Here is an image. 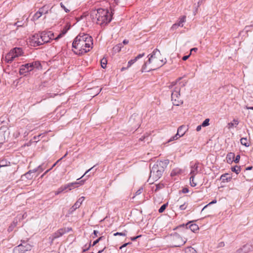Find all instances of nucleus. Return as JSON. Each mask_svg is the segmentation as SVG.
Segmentation results:
<instances>
[{"label": "nucleus", "instance_id": "55", "mask_svg": "<svg viewBox=\"0 0 253 253\" xmlns=\"http://www.w3.org/2000/svg\"><path fill=\"white\" fill-rule=\"evenodd\" d=\"M73 206L75 208V209H78L81 206L77 202H76Z\"/></svg>", "mask_w": 253, "mask_h": 253}, {"label": "nucleus", "instance_id": "35", "mask_svg": "<svg viewBox=\"0 0 253 253\" xmlns=\"http://www.w3.org/2000/svg\"><path fill=\"white\" fill-rule=\"evenodd\" d=\"M105 238L104 236H101L99 238H98L97 240H96L95 241H94L92 245V246H95L96 244H97L100 241H101L103 239H104Z\"/></svg>", "mask_w": 253, "mask_h": 253}, {"label": "nucleus", "instance_id": "24", "mask_svg": "<svg viewBox=\"0 0 253 253\" xmlns=\"http://www.w3.org/2000/svg\"><path fill=\"white\" fill-rule=\"evenodd\" d=\"M231 170L233 172H235L236 174H238L241 171V168L239 166H236L231 168Z\"/></svg>", "mask_w": 253, "mask_h": 253}, {"label": "nucleus", "instance_id": "52", "mask_svg": "<svg viewBox=\"0 0 253 253\" xmlns=\"http://www.w3.org/2000/svg\"><path fill=\"white\" fill-rule=\"evenodd\" d=\"M141 236V235H138L137 236H136V237H131L130 239L131 241H135L136 240L137 238L140 237Z\"/></svg>", "mask_w": 253, "mask_h": 253}, {"label": "nucleus", "instance_id": "34", "mask_svg": "<svg viewBox=\"0 0 253 253\" xmlns=\"http://www.w3.org/2000/svg\"><path fill=\"white\" fill-rule=\"evenodd\" d=\"M209 122H210L209 119H205V121L202 124V126L206 127V126H209V125H210Z\"/></svg>", "mask_w": 253, "mask_h": 253}, {"label": "nucleus", "instance_id": "57", "mask_svg": "<svg viewBox=\"0 0 253 253\" xmlns=\"http://www.w3.org/2000/svg\"><path fill=\"white\" fill-rule=\"evenodd\" d=\"M189 192V190L187 188H184L182 189V192L183 193H187Z\"/></svg>", "mask_w": 253, "mask_h": 253}, {"label": "nucleus", "instance_id": "44", "mask_svg": "<svg viewBox=\"0 0 253 253\" xmlns=\"http://www.w3.org/2000/svg\"><path fill=\"white\" fill-rule=\"evenodd\" d=\"M95 166H93L92 167V168H91L90 169H88L84 173V174L81 176L80 178H78L77 180H79L81 178H82V177H83L84 176H85L87 173H89V171H90Z\"/></svg>", "mask_w": 253, "mask_h": 253}, {"label": "nucleus", "instance_id": "4", "mask_svg": "<svg viewBox=\"0 0 253 253\" xmlns=\"http://www.w3.org/2000/svg\"><path fill=\"white\" fill-rule=\"evenodd\" d=\"M167 165V160L157 161L151 169L149 180L153 182L152 181H157L160 178Z\"/></svg>", "mask_w": 253, "mask_h": 253}, {"label": "nucleus", "instance_id": "53", "mask_svg": "<svg viewBox=\"0 0 253 253\" xmlns=\"http://www.w3.org/2000/svg\"><path fill=\"white\" fill-rule=\"evenodd\" d=\"M245 248L246 246H244L243 248L238 250L237 251L238 253H242V252H244V250L245 249Z\"/></svg>", "mask_w": 253, "mask_h": 253}, {"label": "nucleus", "instance_id": "43", "mask_svg": "<svg viewBox=\"0 0 253 253\" xmlns=\"http://www.w3.org/2000/svg\"><path fill=\"white\" fill-rule=\"evenodd\" d=\"M187 208V205L186 204V203H184L181 205L179 207V209L181 210H185Z\"/></svg>", "mask_w": 253, "mask_h": 253}, {"label": "nucleus", "instance_id": "1", "mask_svg": "<svg viewBox=\"0 0 253 253\" xmlns=\"http://www.w3.org/2000/svg\"><path fill=\"white\" fill-rule=\"evenodd\" d=\"M93 45L92 38L87 34H80L75 39L72 46L77 54H83L88 52Z\"/></svg>", "mask_w": 253, "mask_h": 253}, {"label": "nucleus", "instance_id": "12", "mask_svg": "<svg viewBox=\"0 0 253 253\" xmlns=\"http://www.w3.org/2000/svg\"><path fill=\"white\" fill-rule=\"evenodd\" d=\"M34 69V63H27L21 66L19 70V74L20 75H24V74L31 71Z\"/></svg>", "mask_w": 253, "mask_h": 253}, {"label": "nucleus", "instance_id": "3", "mask_svg": "<svg viewBox=\"0 0 253 253\" xmlns=\"http://www.w3.org/2000/svg\"><path fill=\"white\" fill-rule=\"evenodd\" d=\"M91 16L94 22L101 26L107 24L112 19V16L107 9L93 10L91 12Z\"/></svg>", "mask_w": 253, "mask_h": 253}, {"label": "nucleus", "instance_id": "40", "mask_svg": "<svg viewBox=\"0 0 253 253\" xmlns=\"http://www.w3.org/2000/svg\"><path fill=\"white\" fill-rule=\"evenodd\" d=\"M60 6L61 7L65 10L66 12H68L70 11V10L67 9L65 6L63 4L62 2L60 3Z\"/></svg>", "mask_w": 253, "mask_h": 253}, {"label": "nucleus", "instance_id": "42", "mask_svg": "<svg viewBox=\"0 0 253 253\" xmlns=\"http://www.w3.org/2000/svg\"><path fill=\"white\" fill-rule=\"evenodd\" d=\"M136 119H139V117L138 116V115H132L130 118V121H132Z\"/></svg>", "mask_w": 253, "mask_h": 253}, {"label": "nucleus", "instance_id": "49", "mask_svg": "<svg viewBox=\"0 0 253 253\" xmlns=\"http://www.w3.org/2000/svg\"><path fill=\"white\" fill-rule=\"evenodd\" d=\"M32 63H34V67H38L39 65H40V63L38 61H36V62H33Z\"/></svg>", "mask_w": 253, "mask_h": 253}, {"label": "nucleus", "instance_id": "15", "mask_svg": "<svg viewBox=\"0 0 253 253\" xmlns=\"http://www.w3.org/2000/svg\"><path fill=\"white\" fill-rule=\"evenodd\" d=\"M198 163H195L191 166V176H195L198 173Z\"/></svg>", "mask_w": 253, "mask_h": 253}, {"label": "nucleus", "instance_id": "19", "mask_svg": "<svg viewBox=\"0 0 253 253\" xmlns=\"http://www.w3.org/2000/svg\"><path fill=\"white\" fill-rule=\"evenodd\" d=\"M241 143L245 146L246 147H249L250 146V142L247 137H243L240 139Z\"/></svg>", "mask_w": 253, "mask_h": 253}, {"label": "nucleus", "instance_id": "56", "mask_svg": "<svg viewBox=\"0 0 253 253\" xmlns=\"http://www.w3.org/2000/svg\"><path fill=\"white\" fill-rule=\"evenodd\" d=\"M51 169H47V170H46L44 173L43 174H42L41 176V178H42L43 177V176L44 175H45V174H46L48 171H49Z\"/></svg>", "mask_w": 253, "mask_h": 253}, {"label": "nucleus", "instance_id": "61", "mask_svg": "<svg viewBox=\"0 0 253 253\" xmlns=\"http://www.w3.org/2000/svg\"><path fill=\"white\" fill-rule=\"evenodd\" d=\"M123 43L125 44H127L128 43V41L126 40H125L123 41Z\"/></svg>", "mask_w": 253, "mask_h": 253}, {"label": "nucleus", "instance_id": "29", "mask_svg": "<svg viewBox=\"0 0 253 253\" xmlns=\"http://www.w3.org/2000/svg\"><path fill=\"white\" fill-rule=\"evenodd\" d=\"M107 63V60L106 58H103L101 60V65L103 69L106 67Z\"/></svg>", "mask_w": 253, "mask_h": 253}, {"label": "nucleus", "instance_id": "18", "mask_svg": "<svg viewBox=\"0 0 253 253\" xmlns=\"http://www.w3.org/2000/svg\"><path fill=\"white\" fill-rule=\"evenodd\" d=\"M70 27L66 26L62 30L61 33H60L55 38V40L57 41L60 38H62L68 31V30L69 29Z\"/></svg>", "mask_w": 253, "mask_h": 253}, {"label": "nucleus", "instance_id": "48", "mask_svg": "<svg viewBox=\"0 0 253 253\" xmlns=\"http://www.w3.org/2000/svg\"><path fill=\"white\" fill-rule=\"evenodd\" d=\"M98 231H97V230H94L93 231V234H94V236H93V238H95L96 237H97L98 236Z\"/></svg>", "mask_w": 253, "mask_h": 253}, {"label": "nucleus", "instance_id": "45", "mask_svg": "<svg viewBox=\"0 0 253 253\" xmlns=\"http://www.w3.org/2000/svg\"><path fill=\"white\" fill-rule=\"evenodd\" d=\"M38 171H39V172H41L44 169V168H43L42 166H39L38 167Z\"/></svg>", "mask_w": 253, "mask_h": 253}, {"label": "nucleus", "instance_id": "20", "mask_svg": "<svg viewBox=\"0 0 253 253\" xmlns=\"http://www.w3.org/2000/svg\"><path fill=\"white\" fill-rule=\"evenodd\" d=\"M194 176H190V184L192 187H195L197 185V181L195 180Z\"/></svg>", "mask_w": 253, "mask_h": 253}, {"label": "nucleus", "instance_id": "21", "mask_svg": "<svg viewBox=\"0 0 253 253\" xmlns=\"http://www.w3.org/2000/svg\"><path fill=\"white\" fill-rule=\"evenodd\" d=\"M42 14L39 10L34 15L32 18L33 21L37 20Z\"/></svg>", "mask_w": 253, "mask_h": 253}, {"label": "nucleus", "instance_id": "25", "mask_svg": "<svg viewBox=\"0 0 253 253\" xmlns=\"http://www.w3.org/2000/svg\"><path fill=\"white\" fill-rule=\"evenodd\" d=\"M228 175V174L226 173V174H222L220 178H221V179H222L223 182H225V181H228L230 180L231 177H227Z\"/></svg>", "mask_w": 253, "mask_h": 253}, {"label": "nucleus", "instance_id": "26", "mask_svg": "<svg viewBox=\"0 0 253 253\" xmlns=\"http://www.w3.org/2000/svg\"><path fill=\"white\" fill-rule=\"evenodd\" d=\"M186 20V16H183L181 17L178 21V22L177 23L178 25V26L183 27V23H184Z\"/></svg>", "mask_w": 253, "mask_h": 253}, {"label": "nucleus", "instance_id": "46", "mask_svg": "<svg viewBox=\"0 0 253 253\" xmlns=\"http://www.w3.org/2000/svg\"><path fill=\"white\" fill-rule=\"evenodd\" d=\"M240 155H237L235 159L234 160V162L236 163H238L239 162V160H240Z\"/></svg>", "mask_w": 253, "mask_h": 253}, {"label": "nucleus", "instance_id": "47", "mask_svg": "<svg viewBox=\"0 0 253 253\" xmlns=\"http://www.w3.org/2000/svg\"><path fill=\"white\" fill-rule=\"evenodd\" d=\"M179 26L177 23L174 24L171 27V29L172 30H174L176 29Z\"/></svg>", "mask_w": 253, "mask_h": 253}, {"label": "nucleus", "instance_id": "2", "mask_svg": "<svg viewBox=\"0 0 253 253\" xmlns=\"http://www.w3.org/2000/svg\"><path fill=\"white\" fill-rule=\"evenodd\" d=\"M149 56L148 61L144 65V70H146L147 67H148V71L156 70L163 66L167 62L166 59L164 58L157 48Z\"/></svg>", "mask_w": 253, "mask_h": 253}, {"label": "nucleus", "instance_id": "31", "mask_svg": "<svg viewBox=\"0 0 253 253\" xmlns=\"http://www.w3.org/2000/svg\"><path fill=\"white\" fill-rule=\"evenodd\" d=\"M122 46V44H119L113 47V50L115 52H119L121 49Z\"/></svg>", "mask_w": 253, "mask_h": 253}, {"label": "nucleus", "instance_id": "62", "mask_svg": "<svg viewBox=\"0 0 253 253\" xmlns=\"http://www.w3.org/2000/svg\"><path fill=\"white\" fill-rule=\"evenodd\" d=\"M245 108L247 109H251V110H253V107H248V106H246Z\"/></svg>", "mask_w": 253, "mask_h": 253}, {"label": "nucleus", "instance_id": "30", "mask_svg": "<svg viewBox=\"0 0 253 253\" xmlns=\"http://www.w3.org/2000/svg\"><path fill=\"white\" fill-rule=\"evenodd\" d=\"M67 189V187H63V186L60 187L55 192V195H58L62 192Z\"/></svg>", "mask_w": 253, "mask_h": 253}, {"label": "nucleus", "instance_id": "14", "mask_svg": "<svg viewBox=\"0 0 253 253\" xmlns=\"http://www.w3.org/2000/svg\"><path fill=\"white\" fill-rule=\"evenodd\" d=\"M84 180H81L79 182H72V183H68L66 185H64L63 187H67V189H69V190H71L73 188V187L75 185L80 184L81 185H82L84 184Z\"/></svg>", "mask_w": 253, "mask_h": 253}, {"label": "nucleus", "instance_id": "27", "mask_svg": "<svg viewBox=\"0 0 253 253\" xmlns=\"http://www.w3.org/2000/svg\"><path fill=\"white\" fill-rule=\"evenodd\" d=\"M234 157V154L233 153H230L227 154L226 157L227 161L228 163H230V162H232V158Z\"/></svg>", "mask_w": 253, "mask_h": 253}, {"label": "nucleus", "instance_id": "5", "mask_svg": "<svg viewBox=\"0 0 253 253\" xmlns=\"http://www.w3.org/2000/svg\"><path fill=\"white\" fill-rule=\"evenodd\" d=\"M183 84H181L180 83H175L172 86H174L173 89L172 90L171 93V101L174 105L179 106L180 104L182 103V101L180 97V91L181 86Z\"/></svg>", "mask_w": 253, "mask_h": 253}, {"label": "nucleus", "instance_id": "13", "mask_svg": "<svg viewBox=\"0 0 253 253\" xmlns=\"http://www.w3.org/2000/svg\"><path fill=\"white\" fill-rule=\"evenodd\" d=\"M69 230H66L65 228H61L58 230L56 232L54 233L52 236L50 237V239L51 240V242H52L53 241L58 238H59L60 237L63 235L64 234H65L66 232H68Z\"/></svg>", "mask_w": 253, "mask_h": 253}, {"label": "nucleus", "instance_id": "41", "mask_svg": "<svg viewBox=\"0 0 253 253\" xmlns=\"http://www.w3.org/2000/svg\"><path fill=\"white\" fill-rule=\"evenodd\" d=\"M4 140L3 134L2 132L0 131V144L2 143Z\"/></svg>", "mask_w": 253, "mask_h": 253}, {"label": "nucleus", "instance_id": "6", "mask_svg": "<svg viewBox=\"0 0 253 253\" xmlns=\"http://www.w3.org/2000/svg\"><path fill=\"white\" fill-rule=\"evenodd\" d=\"M23 52L21 48L15 47L11 49L5 56L4 60L7 63H11L16 58L23 55Z\"/></svg>", "mask_w": 253, "mask_h": 253}, {"label": "nucleus", "instance_id": "23", "mask_svg": "<svg viewBox=\"0 0 253 253\" xmlns=\"http://www.w3.org/2000/svg\"><path fill=\"white\" fill-rule=\"evenodd\" d=\"M189 228L192 232H195L199 229L198 225L196 224H190Z\"/></svg>", "mask_w": 253, "mask_h": 253}, {"label": "nucleus", "instance_id": "10", "mask_svg": "<svg viewBox=\"0 0 253 253\" xmlns=\"http://www.w3.org/2000/svg\"><path fill=\"white\" fill-rule=\"evenodd\" d=\"M40 34L41 39L43 41V44L49 42L50 40H55V38H54V34L51 31H44Z\"/></svg>", "mask_w": 253, "mask_h": 253}, {"label": "nucleus", "instance_id": "37", "mask_svg": "<svg viewBox=\"0 0 253 253\" xmlns=\"http://www.w3.org/2000/svg\"><path fill=\"white\" fill-rule=\"evenodd\" d=\"M217 202V201L216 200L214 199V200H213L212 201H211V202H210V203H209L208 205H206L202 209V211H203L208 206L210 205H211V204H215Z\"/></svg>", "mask_w": 253, "mask_h": 253}, {"label": "nucleus", "instance_id": "51", "mask_svg": "<svg viewBox=\"0 0 253 253\" xmlns=\"http://www.w3.org/2000/svg\"><path fill=\"white\" fill-rule=\"evenodd\" d=\"M142 188H140L139 189H138L135 193V195H139L141 193H142Z\"/></svg>", "mask_w": 253, "mask_h": 253}, {"label": "nucleus", "instance_id": "59", "mask_svg": "<svg viewBox=\"0 0 253 253\" xmlns=\"http://www.w3.org/2000/svg\"><path fill=\"white\" fill-rule=\"evenodd\" d=\"M198 50V48H192L191 50H190V53H191L192 54V51H194V52H196Z\"/></svg>", "mask_w": 253, "mask_h": 253}, {"label": "nucleus", "instance_id": "58", "mask_svg": "<svg viewBox=\"0 0 253 253\" xmlns=\"http://www.w3.org/2000/svg\"><path fill=\"white\" fill-rule=\"evenodd\" d=\"M202 126V125L197 126V128H196V130L197 131H199L200 130H201Z\"/></svg>", "mask_w": 253, "mask_h": 253}, {"label": "nucleus", "instance_id": "9", "mask_svg": "<svg viewBox=\"0 0 253 253\" xmlns=\"http://www.w3.org/2000/svg\"><path fill=\"white\" fill-rule=\"evenodd\" d=\"M42 42L40 33L35 34L30 38V42L32 46H37L43 44Z\"/></svg>", "mask_w": 253, "mask_h": 253}, {"label": "nucleus", "instance_id": "17", "mask_svg": "<svg viewBox=\"0 0 253 253\" xmlns=\"http://www.w3.org/2000/svg\"><path fill=\"white\" fill-rule=\"evenodd\" d=\"M239 123V122L238 120L234 119L232 122L229 123L227 124V127L229 129L232 128L234 127H236Z\"/></svg>", "mask_w": 253, "mask_h": 253}, {"label": "nucleus", "instance_id": "64", "mask_svg": "<svg viewBox=\"0 0 253 253\" xmlns=\"http://www.w3.org/2000/svg\"><path fill=\"white\" fill-rule=\"evenodd\" d=\"M128 68H127V66L126 67H123L122 69H121V71H124L125 70H126V69H127Z\"/></svg>", "mask_w": 253, "mask_h": 253}, {"label": "nucleus", "instance_id": "60", "mask_svg": "<svg viewBox=\"0 0 253 253\" xmlns=\"http://www.w3.org/2000/svg\"><path fill=\"white\" fill-rule=\"evenodd\" d=\"M252 169H253V167H252V166H251V167H247V168L246 169V170H251Z\"/></svg>", "mask_w": 253, "mask_h": 253}, {"label": "nucleus", "instance_id": "38", "mask_svg": "<svg viewBox=\"0 0 253 253\" xmlns=\"http://www.w3.org/2000/svg\"><path fill=\"white\" fill-rule=\"evenodd\" d=\"M84 197H80L77 201V203H78L80 206L82 205V203L83 202V201H84Z\"/></svg>", "mask_w": 253, "mask_h": 253}, {"label": "nucleus", "instance_id": "32", "mask_svg": "<svg viewBox=\"0 0 253 253\" xmlns=\"http://www.w3.org/2000/svg\"><path fill=\"white\" fill-rule=\"evenodd\" d=\"M38 168L37 169H35L33 170H29L28 172H27V173H25V175L26 176V177L27 178H29L28 177V175H31V173H33V172H35L36 171H38Z\"/></svg>", "mask_w": 253, "mask_h": 253}, {"label": "nucleus", "instance_id": "28", "mask_svg": "<svg viewBox=\"0 0 253 253\" xmlns=\"http://www.w3.org/2000/svg\"><path fill=\"white\" fill-rule=\"evenodd\" d=\"M185 253H198L197 251L193 248L188 247L185 250Z\"/></svg>", "mask_w": 253, "mask_h": 253}, {"label": "nucleus", "instance_id": "54", "mask_svg": "<svg viewBox=\"0 0 253 253\" xmlns=\"http://www.w3.org/2000/svg\"><path fill=\"white\" fill-rule=\"evenodd\" d=\"M130 244H131V243H125L120 247V249H122L123 248L126 247L127 245H129Z\"/></svg>", "mask_w": 253, "mask_h": 253}, {"label": "nucleus", "instance_id": "39", "mask_svg": "<svg viewBox=\"0 0 253 253\" xmlns=\"http://www.w3.org/2000/svg\"><path fill=\"white\" fill-rule=\"evenodd\" d=\"M76 210L75 208L73 206L71 208H70L68 211V213L69 214H71L73 212Z\"/></svg>", "mask_w": 253, "mask_h": 253}, {"label": "nucleus", "instance_id": "63", "mask_svg": "<svg viewBox=\"0 0 253 253\" xmlns=\"http://www.w3.org/2000/svg\"><path fill=\"white\" fill-rule=\"evenodd\" d=\"M60 160H58L52 166V167L50 168V169H52L54 167H55V166L56 165V164L58 163V161H59Z\"/></svg>", "mask_w": 253, "mask_h": 253}, {"label": "nucleus", "instance_id": "8", "mask_svg": "<svg viewBox=\"0 0 253 253\" xmlns=\"http://www.w3.org/2000/svg\"><path fill=\"white\" fill-rule=\"evenodd\" d=\"M171 245L173 247H180L184 245L186 241L177 233H174L171 236Z\"/></svg>", "mask_w": 253, "mask_h": 253}, {"label": "nucleus", "instance_id": "11", "mask_svg": "<svg viewBox=\"0 0 253 253\" xmlns=\"http://www.w3.org/2000/svg\"><path fill=\"white\" fill-rule=\"evenodd\" d=\"M187 130L186 127L185 126H181L177 129V133L172 136L169 140L168 142H170L172 141L177 140L178 138L182 137L184 135Z\"/></svg>", "mask_w": 253, "mask_h": 253}, {"label": "nucleus", "instance_id": "7", "mask_svg": "<svg viewBox=\"0 0 253 253\" xmlns=\"http://www.w3.org/2000/svg\"><path fill=\"white\" fill-rule=\"evenodd\" d=\"M31 249L32 246L30 244L23 242L13 249V253H25L27 251H30Z\"/></svg>", "mask_w": 253, "mask_h": 253}, {"label": "nucleus", "instance_id": "22", "mask_svg": "<svg viewBox=\"0 0 253 253\" xmlns=\"http://www.w3.org/2000/svg\"><path fill=\"white\" fill-rule=\"evenodd\" d=\"M39 11H40L42 14H45L48 12V7L43 6L42 8H40Z\"/></svg>", "mask_w": 253, "mask_h": 253}, {"label": "nucleus", "instance_id": "16", "mask_svg": "<svg viewBox=\"0 0 253 253\" xmlns=\"http://www.w3.org/2000/svg\"><path fill=\"white\" fill-rule=\"evenodd\" d=\"M144 55V53L139 54L133 59L129 60L127 63V68H129L132 64H133L138 59L142 57Z\"/></svg>", "mask_w": 253, "mask_h": 253}, {"label": "nucleus", "instance_id": "33", "mask_svg": "<svg viewBox=\"0 0 253 253\" xmlns=\"http://www.w3.org/2000/svg\"><path fill=\"white\" fill-rule=\"evenodd\" d=\"M167 206L168 203L163 205L159 209V212L160 213L163 212L165 210Z\"/></svg>", "mask_w": 253, "mask_h": 253}, {"label": "nucleus", "instance_id": "50", "mask_svg": "<svg viewBox=\"0 0 253 253\" xmlns=\"http://www.w3.org/2000/svg\"><path fill=\"white\" fill-rule=\"evenodd\" d=\"M191 55V53H189V55H186V56H184L183 57H182V60H184V61H185Z\"/></svg>", "mask_w": 253, "mask_h": 253}, {"label": "nucleus", "instance_id": "36", "mask_svg": "<svg viewBox=\"0 0 253 253\" xmlns=\"http://www.w3.org/2000/svg\"><path fill=\"white\" fill-rule=\"evenodd\" d=\"M126 231L124 232H116L114 234V236H116L117 235H120L122 236H126Z\"/></svg>", "mask_w": 253, "mask_h": 253}]
</instances>
